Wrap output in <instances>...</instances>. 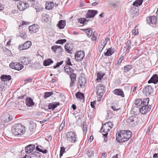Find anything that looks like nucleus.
I'll return each instance as SVG.
<instances>
[{"instance_id":"nucleus-1","label":"nucleus","mask_w":158,"mask_h":158,"mask_svg":"<svg viewBox=\"0 0 158 158\" xmlns=\"http://www.w3.org/2000/svg\"><path fill=\"white\" fill-rule=\"evenodd\" d=\"M25 127L21 124H16L12 127V132L15 135H23L25 131Z\"/></svg>"},{"instance_id":"nucleus-2","label":"nucleus","mask_w":158,"mask_h":158,"mask_svg":"<svg viewBox=\"0 0 158 158\" xmlns=\"http://www.w3.org/2000/svg\"><path fill=\"white\" fill-rule=\"evenodd\" d=\"M149 101L148 98L143 99V106L140 107V113L142 114H146L150 110L151 106L150 105H148Z\"/></svg>"},{"instance_id":"nucleus-3","label":"nucleus","mask_w":158,"mask_h":158,"mask_svg":"<svg viewBox=\"0 0 158 158\" xmlns=\"http://www.w3.org/2000/svg\"><path fill=\"white\" fill-rule=\"evenodd\" d=\"M128 124L132 127L136 126L139 122V118L135 115L131 116L127 120Z\"/></svg>"},{"instance_id":"nucleus-4","label":"nucleus","mask_w":158,"mask_h":158,"mask_svg":"<svg viewBox=\"0 0 158 158\" xmlns=\"http://www.w3.org/2000/svg\"><path fill=\"white\" fill-rule=\"evenodd\" d=\"M96 88L97 89V94L99 98L101 99L105 92L106 87L102 84H99L97 86Z\"/></svg>"},{"instance_id":"nucleus-5","label":"nucleus","mask_w":158,"mask_h":158,"mask_svg":"<svg viewBox=\"0 0 158 158\" xmlns=\"http://www.w3.org/2000/svg\"><path fill=\"white\" fill-rule=\"evenodd\" d=\"M65 137L67 140L72 143H74L77 141L76 133L73 131L67 133Z\"/></svg>"},{"instance_id":"nucleus-6","label":"nucleus","mask_w":158,"mask_h":158,"mask_svg":"<svg viewBox=\"0 0 158 158\" xmlns=\"http://www.w3.org/2000/svg\"><path fill=\"white\" fill-rule=\"evenodd\" d=\"M9 66L11 68L18 71L21 70L24 67L23 65L16 62H11Z\"/></svg>"},{"instance_id":"nucleus-7","label":"nucleus","mask_w":158,"mask_h":158,"mask_svg":"<svg viewBox=\"0 0 158 158\" xmlns=\"http://www.w3.org/2000/svg\"><path fill=\"white\" fill-rule=\"evenodd\" d=\"M29 7L28 4L26 2L21 1L17 3V7L20 11H23Z\"/></svg>"},{"instance_id":"nucleus-8","label":"nucleus","mask_w":158,"mask_h":158,"mask_svg":"<svg viewBox=\"0 0 158 158\" xmlns=\"http://www.w3.org/2000/svg\"><path fill=\"white\" fill-rule=\"evenodd\" d=\"M84 56V52L83 51H77L75 55V59L77 61L82 60Z\"/></svg>"},{"instance_id":"nucleus-9","label":"nucleus","mask_w":158,"mask_h":158,"mask_svg":"<svg viewBox=\"0 0 158 158\" xmlns=\"http://www.w3.org/2000/svg\"><path fill=\"white\" fill-rule=\"evenodd\" d=\"M157 17L154 15L148 17L146 18L147 23L149 24L155 25L157 23Z\"/></svg>"},{"instance_id":"nucleus-10","label":"nucleus","mask_w":158,"mask_h":158,"mask_svg":"<svg viewBox=\"0 0 158 158\" xmlns=\"http://www.w3.org/2000/svg\"><path fill=\"white\" fill-rule=\"evenodd\" d=\"M116 138L117 140L120 143H123L126 141L122 133V130L117 133L116 135Z\"/></svg>"},{"instance_id":"nucleus-11","label":"nucleus","mask_w":158,"mask_h":158,"mask_svg":"<svg viewBox=\"0 0 158 158\" xmlns=\"http://www.w3.org/2000/svg\"><path fill=\"white\" fill-rule=\"evenodd\" d=\"M153 88L151 86L148 85L143 89V92L147 96L152 94L153 93Z\"/></svg>"},{"instance_id":"nucleus-12","label":"nucleus","mask_w":158,"mask_h":158,"mask_svg":"<svg viewBox=\"0 0 158 158\" xmlns=\"http://www.w3.org/2000/svg\"><path fill=\"white\" fill-rule=\"evenodd\" d=\"M31 45V41H27L23 44L19 46V49L21 50L27 49L29 48Z\"/></svg>"},{"instance_id":"nucleus-13","label":"nucleus","mask_w":158,"mask_h":158,"mask_svg":"<svg viewBox=\"0 0 158 158\" xmlns=\"http://www.w3.org/2000/svg\"><path fill=\"white\" fill-rule=\"evenodd\" d=\"M39 26L37 24H33L29 27V31L31 33H35L39 30Z\"/></svg>"},{"instance_id":"nucleus-14","label":"nucleus","mask_w":158,"mask_h":158,"mask_svg":"<svg viewBox=\"0 0 158 158\" xmlns=\"http://www.w3.org/2000/svg\"><path fill=\"white\" fill-rule=\"evenodd\" d=\"M122 132L126 141H127L131 137L132 133L130 131L122 130Z\"/></svg>"},{"instance_id":"nucleus-15","label":"nucleus","mask_w":158,"mask_h":158,"mask_svg":"<svg viewBox=\"0 0 158 158\" xmlns=\"http://www.w3.org/2000/svg\"><path fill=\"white\" fill-rule=\"evenodd\" d=\"M86 81V80L85 77H80L78 78L77 84H79L81 88H83L85 86Z\"/></svg>"},{"instance_id":"nucleus-16","label":"nucleus","mask_w":158,"mask_h":158,"mask_svg":"<svg viewBox=\"0 0 158 158\" xmlns=\"http://www.w3.org/2000/svg\"><path fill=\"white\" fill-rule=\"evenodd\" d=\"M98 13V11L94 10H89L86 14V18H91L94 17Z\"/></svg>"},{"instance_id":"nucleus-17","label":"nucleus","mask_w":158,"mask_h":158,"mask_svg":"<svg viewBox=\"0 0 158 158\" xmlns=\"http://www.w3.org/2000/svg\"><path fill=\"white\" fill-rule=\"evenodd\" d=\"M64 48L67 53H71V51L73 48V46L72 44L67 43L65 45Z\"/></svg>"},{"instance_id":"nucleus-18","label":"nucleus","mask_w":158,"mask_h":158,"mask_svg":"<svg viewBox=\"0 0 158 158\" xmlns=\"http://www.w3.org/2000/svg\"><path fill=\"white\" fill-rule=\"evenodd\" d=\"M112 92L116 95L121 96L123 98L125 97L124 92L120 89H115L113 90Z\"/></svg>"},{"instance_id":"nucleus-19","label":"nucleus","mask_w":158,"mask_h":158,"mask_svg":"<svg viewBox=\"0 0 158 158\" xmlns=\"http://www.w3.org/2000/svg\"><path fill=\"white\" fill-rule=\"evenodd\" d=\"M2 121L5 123L8 122L13 119L12 117L9 114L2 115L1 117Z\"/></svg>"},{"instance_id":"nucleus-20","label":"nucleus","mask_w":158,"mask_h":158,"mask_svg":"<svg viewBox=\"0 0 158 158\" xmlns=\"http://www.w3.org/2000/svg\"><path fill=\"white\" fill-rule=\"evenodd\" d=\"M158 82V76L157 74H154L148 81V83L156 84Z\"/></svg>"},{"instance_id":"nucleus-21","label":"nucleus","mask_w":158,"mask_h":158,"mask_svg":"<svg viewBox=\"0 0 158 158\" xmlns=\"http://www.w3.org/2000/svg\"><path fill=\"white\" fill-rule=\"evenodd\" d=\"M76 75L74 73H72L70 74V77L71 79L70 87L73 86L74 82L76 81Z\"/></svg>"},{"instance_id":"nucleus-22","label":"nucleus","mask_w":158,"mask_h":158,"mask_svg":"<svg viewBox=\"0 0 158 158\" xmlns=\"http://www.w3.org/2000/svg\"><path fill=\"white\" fill-rule=\"evenodd\" d=\"M60 103L59 102H52L49 103L48 106V109L49 110H54L56 107L59 105Z\"/></svg>"},{"instance_id":"nucleus-23","label":"nucleus","mask_w":158,"mask_h":158,"mask_svg":"<svg viewBox=\"0 0 158 158\" xmlns=\"http://www.w3.org/2000/svg\"><path fill=\"white\" fill-rule=\"evenodd\" d=\"M25 101L27 105L29 106H32L35 104L33 99L31 98L27 97Z\"/></svg>"},{"instance_id":"nucleus-24","label":"nucleus","mask_w":158,"mask_h":158,"mask_svg":"<svg viewBox=\"0 0 158 158\" xmlns=\"http://www.w3.org/2000/svg\"><path fill=\"white\" fill-rule=\"evenodd\" d=\"M0 79L2 81H8L11 79V77L9 75H2L0 77Z\"/></svg>"},{"instance_id":"nucleus-25","label":"nucleus","mask_w":158,"mask_h":158,"mask_svg":"<svg viewBox=\"0 0 158 158\" xmlns=\"http://www.w3.org/2000/svg\"><path fill=\"white\" fill-rule=\"evenodd\" d=\"M21 63L24 65H27L31 62V59L27 57H23L21 58Z\"/></svg>"},{"instance_id":"nucleus-26","label":"nucleus","mask_w":158,"mask_h":158,"mask_svg":"<svg viewBox=\"0 0 158 158\" xmlns=\"http://www.w3.org/2000/svg\"><path fill=\"white\" fill-rule=\"evenodd\" d=\"M66 25V21L61 20L59 21L57 26L60 29H63Z\"/></svg>"},{"instance_id":"nucleus-27","label":"nucleus","mask_w":158,"mask_h":158,"mask_svg":"<svg viewBox=\"0 0 158 158\" xmlns=\"http://www.w3.org/2000/svg\"><path fill=\"white\" fill-rule=\"evenodd\" d=\"M54 4L53 2H48L46 3V9L47 10H51L54 6Z\"/></svg>"},{"instance_id":"nucleus-28","label":"nucleus","mask_w":158,"mask_h":158,"mask_svg":"<svg viewBox=\"0 0 158 158\" xmlns=\"http://www.w3.org/2000/svg\"><path fill=\"white\" fill-rule=\"evenodd\" d=\"M114 52V49L112 48H109L106 52L104 53L105 56H110L112 55Z\"/></svg>"},{"instance_id":"nucleus-29","label":"nucleus","mask_w":158,"mask_h":158,"mask_svg":"<svg viewBox=\"0 0 158 158\" xmlns=\"http://www.w3.org/2000/svg\"><path fill=\"white\" fill-rule=\"evenodd\" d=\"M143 100L141 99H139L135 101V104L137 106L141 107L143 106Z\"/></svg>"},{"instance_id":"nucleus-30","label":"nucleus","mask_w":158,"mask_h":158,"mask_svg":"<svg viewBox=\"0 0 158 158\" xmlns=\"http://www.w3.org/2000/svg\"><path fill=\"white\" fill-rule=\"evenodd\" d=\"M81 30L85 31L89 37H90L92 35L93 31L91 29H83Z\"/></svg>"},{"instance_id":"nucleus-31","label":"nucleus","mask_w":158,"mask_h":158,"mask_svg":"<svg viewBox=\"0 0 158 158\" xmlns=\"http://www.w3.org/2000/svg\"><path fill=\"white\" fill-rule=\"evenodd\" d=\"M39 146L40 147L43 148L41 146L38 145L37 143H35L34 144H30L24 147V148H39Z\"/></svg>"},{"instance_id":"nucleus-32","label":"nucleus","mask_w":158,"mask_h":158,"mask_svg":"<svg viewBox=\"0 0 158 158\" xmlns=\"http://www.w3.org/2000/svg\"><path fill=\"white\" fill-rule=\"evenodd\" d=\"M53 63V61L51 59H48L44 60L43 64L44 66L49 65Z\"/></svg>"},{"instance_id":"nucleus-33","label":"nucleus","mask_w":158,"mask_h":158,"mask_svg":"<svg viewBox=\"0 0 158 158\" xmlns=\"http://www.w3.org/2000/svg\"><path fill=\"white\" fill-rule=\"evenodd\" d=\"M126 46L127 48L126 50V52L128 53L131 48V43L130 40H129L127 41L126 43Z\"/></svg>"},{"instance_id":"nucleus-34","label":"nucleus","mask_w":158,"mask_h":158,"mask_svg":"<svg viewBox=\"0 0 158 158\" xmlns=\"http://www.w3.org/2000/svg\"><path fill=\"white\" fill-rule=\"evenodd\" d=\"M49 16L45 13H43L41 15V19L43 21L47 22L48 21Z\"/></svg>"},{"instance_id":"nucleus-35","label":"nucleus","mask_w":158,"mask_h":158,"mask_svg":"<svg viewBox=\"0 0 158 158\" xmlns=\"http://www.w3.org/2000/svg\"><path fill=\"white\" fill-rule=\"evenodd\" d=\"M51 49L54 53H56L57 50L60 49L61 50L62 48L60 46L56 45L52 46L51 47Z\"/></svg>"},{"instance_id":"nucleus-36","label":"nucleus","mask_w":158,"mask_h":158,"mask_svg":"<svg viewBox=\"0 0 158 158\" xmlns=\"http://www.w3.org/2000/svg\"><path fill=\"white\" fill-rule=\"evenodd\" d=\"M132 110V111L135 114H137L139 112H140V107L135 106L133 107V108Z\"/></svg>"},{"instance_id":"nucleus-37","label":"nucleus","mask_w":158,"mask_h":158,"mask_svg":"<svg viewBox=\"0 0 158 158\" xmlns=\"http://www.w3.org/2000/svg\"><path fill=\"white\" fill-rule=\"evenodd\" d=\"M77 20L78 22L81 24H83V25L85 24H87V23L89 21V20H87L85 18H80L78 19Z\"/></svg>"},{"instance_id":"nucleus-38","label":"nucleus","mask_w":158,"mask_h":158,"mask_svg":"<svg viewBox=\"0 0 158 158\" xmlns=\"http://www.w3.org/2000/svg\"><path fill=\"white\" fill-rule=\"evenodd\" d=\"M143 1V0H136L133 2V5L138 7L142 5Z\"/></svg>"},{"instance_id":"nucleus-39","label":"nucleus","mask_w":158,"mask_h":158,"mask_svg":"<svg viewBox=\"0 0 158 158\" xmlns=\"http://www.w3.org/2000/svg\"><path fill=\"white\" fill-rule=\"evenodd\" d=\"M104 75L105 74L102 72H100L97 73L96 80L97 81L101 80Z\"/></svg>"},{"instance_id":"nucleus-40","label":"nucleus","mask_w":158,"mask_h":158,"mask_svg":"<svg viewBox=\"0 0 158 158\" xmlns=\"http://www.w3.org/2000/svg\"><path fill=\"white\" fill-rule=\"evenodd\" d=\"M77 98H78L80 99L81 100L84 98V94L81 92H78L75 94Z\"/></svg>"},{"instance_id":"nucleus-41","label":"nucleus","mask_w":158,"mask_h":158,"mask_svg":"<svg viewBox=\"0 0 158 158\" xmlns=\"http://www.w3.org/2000/svg\"><path fill=\"white\" fill-rule=\"evenodd\" d=\"M36 150L37 151L36 152L35 151L34 152L35 153V155H37L39 153V152H40L43 153L44 154L48 152L47 150L46 149H45L44 150H43L42 149H36Z\"/></svg>"},{"instance_id":"nucleus-42","label":"nucleus","mask_w":158,"mask_h":158,"mask_svg":"<svg viewBox=\"0 0 158 158\" xmlns=\"http://www.w3.org/2000/svg\"><path fill=\"white\" fill-rule=\"evenodd\" d=\"M105 126H106V127H109L111 129L113 126V124L111 122H107L103 124V127H105Z\"/></svg>"},{"instance_id":"nucleus-43","label":"nucleus","mask_w":158,"mask_h":158,"mask_svg":"<svg viewBox=\"0 0 158 158\" xmlns=\"http://www.w3.org/2000/svg\"><path fill=\"white\" fill-rule=\"evenodd\" d=\"M132 68V66L130 65H127L124 67V72H127L129 71Z\"/></svg>"},{"instance_id":"nucleus-44","label":"nucleus","mask_w":158,"mask_h":158,"mask_svg":"<svg viewBox=\"0 0 158 158\" xmlns=\"http://www.w3.org/2000/svg\"><path fill=\"white\" fill-rule=\"evenodd\" d=\"M36 127V124L35 123H32L31 124L30 126V129L31 131H34Z\"/></svg>"},{"instance_id":"nucleus-45","label":"nucleus","mask_w":158,"mask_h":158,"mask_svg":"<svg viewBox=\"0 0 158 158\" xmlns=\"http://www.w3.org/2000/svg\"><path fill=\"white\" fill-rule=\"evenodd\" d=\"M137 26H136L135 28L132 30V33L135 35H136L139 34L138 30L137 28Z\"/></svg>"},{"instance_id":"nucleus-46","label":"nucleus","mask_w":158,"mask_h":158,"mask_svg":"<svg viewBox=\"0 0 158 158\" xmlns=\"http://www.w3.org/2000/svg\"><path fill=\"white\" fill-rule=\"evenodd\" d=\"M65 72L67 73L68 74H70V73H72L73 72L74 70L73 69H72L71 68H67L66 69H65L64 70Z\"/></svg>"},{"instance_id":"nucleus-47","label":"nucleus","mask_w":158,"mask_h":158,"mask_svg":"<svg viewBox=\"0 0 158 158\" xmlns=\"http://www.w3.org/2000/svg\"><path fill=\"white\" fill-rule=\"evenodd\" d=\"M53 92H45L44 94V98H47L53 95Z\"/></svg>"},{"instance_id":"nucleus-48","label":"nucleus","mask_w":158,"mask_h":158,"mask_svg":"<svg viewBox=\"0 0 158 158\" xmlns=\"http://www.w3.org/2000/svg\"><path fill=\"white\" fill-rule=\"evenodd\" d=\"M67 41L66 39H61L58 40L56 42V43L57 44H63L65 43Z\"/></svg>"},{"instance_id":"nucleus-49","label":"nucleus","mask_w":158,"mask_h":158,"mask_svg":"<svg viewBox=\"0 0 158 158\" xmlns=\"http://www.w3.org/2000/svg\"><path fill=\"white\" fill-rule=\"evenodd\" d=\"M86 153L89 157L92 156L94 153L93 151H92L91 150H88Z\"/></svg>"},{"instance_id":"nucleus-50","label":"nucleus","mask_w":158,"mask_h":158,"mask_svg":"<svg viewBox=\"0 0 158 158\" xmlns=\"http://www.w3.org/2000/svg\"><path fill=\"white\" fill-rule=\"evenodd\" d=\"M3 51L4 52H6V53L7 55L8 56H11L12 53L10 51V50H9L6 48Z\"/></svg>"},{"instance_id":"nucleus-51","label":"nucleus","mask_w":158,"mask_h":158,"mask_svg":"<svg viewBox=\"0 0 158 158\" xmlns=\"http://www.w3.org/2000/svg\"><path fill=\"white\" fill-rule=\"evenodd\" d=\"M106 45V42L104 41V40H102L99 45V46L103 47L104 48L105 46Z\"/></svg>"},{"instance_id":"nucleus-52","label":"nucleus","mask_w":158,"mask_h":158,"mask_svg":"<svg viewBox=\"0 0 158 158\" xmlns=\"http://www.w3.org/2000/svg\"><path fill=\"white\" fill-rule=\"evenodd\" d=\"M111 108L114 111H117L120 109V108H118L117 106L115 105L111 106Z\"/></svg>"},{"instance_id":"nucleus-53","label":"nucleus","mask_w":158,"mask_h":158,"mask_svg":"<svg viewBox=\"0 0 158 158\" xmlns=\"http://www.w3.org/2000/svg\"><path fill=\"white\" fill-rule=\"evenodd\" d=\"M63 61H61L60 62H58L56 65L54 66L53 68L54 69H56L61 65L63 63Z\"/></svg>"},{"instance_id":"nucleus-54","label":"nucleus","mask_w":158,"mask_h":158,"mask_svg":"<svg viewBox=\"0 0 158 158\" xmlns=\"http://www.w3.org/2000/svg\"><path fill=\"white\" fill-rule=\"evenodd\" d=\"M35 149H25V150L26 153L27 154H29L30 153L32 152L34 150H35Z\"/></svg>"},{"instance_id":"nucleus-55","label":"nucleus","mask_w":158,"mask_h":158,"mask_svg":"<svg viewBox=\"0 0 158 158\" xmlns=\"http://www.w3.org/2000/svg\"><path fill=\"white\" fill-rule=\"evenodd\" d=\"M65 149H60V157L61 158L64 153L65 152Z\"/></svg>"},{"instance_id":"nucleus-56","label":"nucleus","mask_w":158,"mask_h":158,"mask_svg":"<svg viewBox=\"0 0 158 158\" xmlns=\"http://www.w3.org/2000/svg\"><path fill=\"white\" fill-rule=\"evenodd\" d=\"M66 65L71 66H72L73 65L70 61V59L68 57V58L67 61H66Z\"/></svg>"},{"instance_id":"nucleus-57","label":"nucleus","mask_w":158,"mask_h":158,"mask_svg":"<svg viewBox=\"0 0 158 158\" xmlns=\"http://www.w3.org/2000/svg\"><path fill=\"white\" fill-rule=\"evenodd\" d=\"M23 39H26V34L25 33H21L19 35Z\"/></svg>"},{"instance_id":"nucleus-58","label":"nucleus","mask_w":158,"mask_h":158,"mask_svg":"<svg viewBox=\"0 0 158 158\" xmlns=\"http://www.w3.org/2000/svg\"><path fill=\"white\" fill-rule=\"evenodd\" d=\"M64 126V123H62L61 124L60 127H59V131H61L63 129V128Z\"/></svg>"},{"instance_id":"nucleus-59","label":"nucleus","mask_w":158,"mask_h":158,"mask_svg":"<svg viewBox=\"0 0 158 158\" xmlns=\"http://www.w3.org/2000/svg\"><path fill=\"white\" fill-rule=\"evenodd\" d=\"M84 132H86L87 130V126L85 124L83 125V127L82 128Z\"/></svg>"},{"instance_id":"nucleus-60","label":"nucleus","mask_w":158,"mask_h":158,"mask_svg":"<svg viewBox=\"0 0 158 158\" xmlns=\"http://www.w3.org/2000/svg\"><path fill=\"white\" fill-rule=\"evenodd\" d=\"M123 56L122 57L120 58L118 60L117 62V64H119L121 63L123 60Z\"/></svg>"},{"instance_id":"nucleus-61","label":"nucleus","mask_w":158,"mask_h":158,"mask_svg":"<svg viewBox=\"0 0 158 158\" xmlns=\"http://www.w3.org/2000/svg\"><path fill=\"white\" fill-rule=\"evenodd\" d=\"M24 146H25V143L19 144L18 145H17L16 146V147L17 148H23Z\"/></svg>"},{"instance_id":"nucleus-62","label":"nucleus","mask_w":158,"mask_h":158,"mask_svg":"<svg viewBox=\"0 0 158 158\" xmlns=\"http://www.w3.org/2000/svg\"><path fill=\"white\" fill-rule=\"evenodd\" d=\"M96 103L95 101H93L91 102L90 105L91 107L94 109L95 108L94 104Z\"/></svg>"},{"instance_id":"nucleus-63","label":"nucleus","mask_w":158,"mask_h":158,"mask_svg":"<svg viewBox=\"0 0 158 158\" xmlns=\"http://www.w3.org/2000/svg\"><path fill=\"white\" fill-rule=\"evenodd\" d=\"M105 127H106V126H105ZM107 129V130H109V131L111 129H110L109 127H106V128H105V127H103V124L102 125V128L100 130V131H102V129Z\"/></svg>"},{"instance_id":"nucleus-64","label":"nucleus","mask_w":158,"mask_h":158,"mask_svg":"<svg viewBox=\"0 0 158 158\" xmlns=\"http://www.w3.org/2000/svg\"><path fill=\"white\" fill-rule=\"evenodd\" d=\"M94 32L93 34L92 35V40L93 41L97 39L96 36H95L94 35Z\"/></svg>"}]
</instances>
